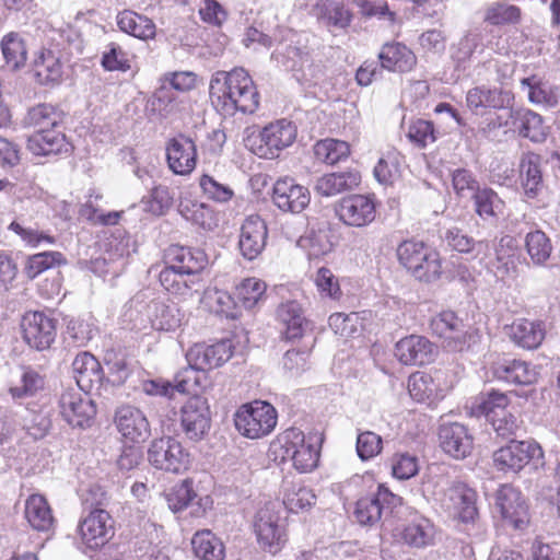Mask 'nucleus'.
<instances>
[{"mask_svg": "<svg viewBox=\"0 0 560 560\" xmlns=\"http://www.w3.org/2000/svg\"><path fill=\"white\" fill-rule=\"evenodd\" d=\"M382 447L383 442L378 434L372 431H364L358 434L357 453L362 460L375 457L381 453Z\"/></svg>", "mask_w": 560, "mask_h": 560, "instance_id": "nucleus-64", "label": "nucleus"}, {"mask_svg": "<svg viewBox=\"0 0 560 560\" xmlns=\"http://www.w3.org/2000/svg\"><path fill=\"white\" fill-rule=\"evenodd\" d=\"M424 256L425 257L418 262L412 276L419 281L428 283L434 282L440 279L442 275V259L440 253L428 245L424 250Z\"/></svg>", "mask_w": 560, "mask_h": 560, "instance_id": "nucleus-50", "label": "nucleus"}, {"mask_svg": "<svg viewBox=\"0 0 560 560\" xmlns=\"http://www.w3.org/2000/svg\"><path fill=\"white\" fill-rule=\"evenodd\" d=\"M508 336L521 348L536 349L546 336V327L541 320L517 318L508 327Z\"/></svg>", "mask_w": 560, "mask_h": 560, "instance_id": "nucleus-25", "label": "nucleus"}, {"mask_svg": "<svg viewBox=\"0 0 560 560\" xmlns=\"http://www.w3.org/2000/svg\"><path fill=\"white\" fill-rule=\"evenodd\" d=\"M313 491L301 485L284 488L283 505L289 512L299 513L308 510L315 503Z\"/></svg>", "mask_w": 560, "mask_h": 560, "instance_id": "nucleus-49", "label": "nucleus"}, {"mask_svg": "<svg viewBox=\"0 0 560 560\" xmlns=\"http://www.w3.org/2000/svg\"><path fill=\"white\" fill-rule=\"evenodd\" d=\"M34 72L43 85L58 84L62 80L63 67L60 58L49 49H42L34 59Z\"/></svg>", "mask_w": 560, "mask_h": 560, "instance_id": "nucleus-32", "label": "nucleus"}, {"mask_svg": "<svg viewBox=\"0 0 560 560\" xmlns=\"http://www.w3.org/2000/svg\"><path fill=\"white\" fill-rule=\"evenodd\" d=\"M104 360L108 372V382L116 386L122 385L131 372L126 358L115 352H107Z\"/></svg>", "mask_w": 560, "mask_h": 560, "instance_id": "nucleus-60", "label": "nucleus"}, {"mask_svg": "<svg viewBox=\"0 0 560 560\" xmlns=\"http://www.w3.org/2000/svg\"><path fill=\"white\" fill-rule=\"evenodd\" d=\"M427 244L415 240H408L400 243L396 254L401 266L412 276L418 262L423 259Z\"/></svg>", "mask_w": 560, "mask_h": 560, "instance_id": "nucleus-53", "label": "nucleus"}, {"mask_svg": "<svg viewBox=\"0 0 560 560\" xmlns=\"http://www.w3.org/2000/svg\"><path fill=\"white\" fill-rule=\"evenodd\" d=\"M24 515L31 527L37 532H49L54 527L52 511L42 494H32L26 499Z\"/></svg>", "mask_w": 560, "mask_h": 560, "instance_id": "nucleus-31", "label": "nucleus"}, {"mask_svg": "<svg viewBox=\"0 0 560 560\" xmlns=\"http://www.w3.org/2000/svg\"><path fill=\"white\" fill-rule=\"evenodd\" d=\"M268 230L265 221L258 215H249L241 228L238 247L243 257L248 260L257 258L266 247Z\"/></svg>", "mask_w": 560, "mask_h": 560, "instance_id": "nucleus-22", "label": "nucleus"}, {"mask_svg": "<svg viewBox=\"0 0 560 560\" xmlns=\"http://www.w3.org/2000/svg\"><path fill=\"white\" fill-rule=\"evenodd\" d=\"M525 249L535 266H545L552 253V243L545 232L534 230L525 235Z\"/></svg>", "mask_w": 560, "mask_h": 560, "instance_id": "nucleus-44", "label": "nucleus"}, {"mask_svg": "<svg viewBox=\"0 0 560 560\" xmlns=\"http://www.w3.org/2000/svg\"><path fill=\"white\" fill-rule=\"evenodd\" d=\"M515 130L533 142H542L548 135V127L545 126L542 117L532 110H517Z\"/></svg>", "mask_w": 560, "mask_h": 560, "instance_id": "nucleus-41", "label": "nucleus"}, {"mask_svg": "<svg viewBox=\"0 0 560 560\" xmlns=\"http://www.w3.org/2000/svg\"><path fill=\"white\" fill-rule=\"evenodd\" d=\"M148 460L156 469L180 474L188 469L190 455L180 442L174 438L164 436L151 442Z\"/></svg>", "mask_w": 560, "mask_h": 560, "instance_id": "nucleus-8", "label": "nucleus"}, {"mask_svg": "<svg viewBox=\"0 0 560 560\" xmlns=\"http://www.w3.org/2000/svg\"><path fill=\"white\" fill-rule=\"evenodd\" d=\"M436 354L435 346L425 337L410 335L395 346V355L406 365H423L432 362Z\"/></svg>", "mask_w": 560, "mask_h": 560, "instance_id": "nucleus-21", "label": "nucleus"}, {"mask_svg": "<svg viewBox=\"0 0 560 560\" xmlns=\"http://www.w3.org/2000/svg\"><path fill=\"white\" fill-rule=\"evenodd\" d=\"M66 262L60 252H43L31 256L25 266V273L30 279L36 278L43 271Z\"/></svg>", "mask_w": 560, "mask_h": 560, "instance_id": "nucleus-56", "label": "nucleus"}, {"mask_svg": "<svg viewBox=\"0 0 560 560\" xmlns=\"http://www.w3.org/2000/svg\"><path fill=\"white\" fill-rule=\"evenodd\" d=\"M194 555L199 560H224L225 548L211 530L197 532L191 539Z\"/></svg>", "mask_w": 560, "mask_h": 560, "instance_id": "nucleus-36", "label": "nucleus"}, {"mask_svg": "<svg viewBox=\"0 0 560 560\" xmlns=\"http://www.w3.org/2000/svg\"><path fill=\"white\" fill-rule=\"evenodd\" d=\"M477 410L485 415L487 420L491 417L501 416L503 412L512 409L510 398L506 394L492 390L478 399Z\"/></svg>", "mask_w": 560, "mask_h": 560, "instance_id": "nucleus-55", "label": "nucleus"}, {"mask_svg": "<svg viewBox=\"0 0 560 560\" xmlns=\"http://www.w3.org/2000/svg\"><path fill=\"white\" fill-rule=\"evenodd\" d=\"M145 314L152 328L163 331H172L182 324L183 316L174 303L161 300L151 301L145 307Z\"/></svg>", "mask_w": 560, "mask_h": 560, "instance_id": "nucleus-27", "label": "nucleus"}, {"mask_svg": "<svg viewBox=\"0 0 560 560\" xmlns=\"http://www.w3.org/2000/svg\"><path fill=\"white\" fill-rule=\"evenodd\" d=\"M143 390L148 395H161L172 397L174 392L180 393H190L194 392V385L191 384V377H187L185 374L184 377L178 380L175 385L170 382L162 380L149 381L143 384Z\"/></svg>", "mask_w": 560, "mask_h": 560, "instance_id": "nucleus-57", "label": "nucleus"}, {"mask_svg": "<svg viewBox=\"0 0 560 560\" xmlns=\"http://www.w3.org/2000/svg\"><path fill=\"white\" fill-rule=\"evenodd\" d=\"M266 289L260 279L247 278L236 287L235 295L245 308H253L264 299Z\"/></svg>", "mask_w": 560, "mask_h": 560, "instance_id": "nucleus-51", "label": "nucleus"}, {"mask_svg": "<svg viewBox=\"0 0 560 560\" xmlns=\"http://www.w3.org/2000/svg\"><path fill=\"white\" fill-rule=\"evenodd\" d=\"M350 154V145L348 142L327 138L319 140L314 145L315 158L326 164L334 165L346 160Z\"/></svg>", "mask_w": 560, "mask_h": 560, "instance_id": "nucleus-46", "label": "nucleus"}, {"mask_svg": "<svg viewBox=\"0 0 560 560\" xmlns=\"http://www.w3.org/2000/svg\"><path fill=\"white\" fill-rule=\"evenodd\" d=\"M495 504L503 524L517 530H524L530 522L529 508L524 495L510 485L502 486L497 492Z\"/></svg>", "mask_w": 560, "mask_h": 560, "instance_id": "nucleus-11", "label": "nucleus"}, {"mask_svg": "<svg viewBox=\"0 0 560 560\" xmlns=\"http://www.w3.org/2000/svg\"><path fill=\"white\" fill-rule=\"evenodd\" d=\"M179 213L188 221L199 225L205 230H213L218 225V219L210 206L192 201L182 200L179 203Z\"/></svg>", "mask_w": 560, "mask_h": 560, "instance_id": "nucleus-43", "label": "nucleus"}, {"mask_svg": "<svg viewBox=\"0 0 560 560\" xmlns=\"http://www.w3.org/2000/svg\"><path fill=\"white\" fill-rule=\"evenodd\" d=\"M165 150L168 167L174 174L188 175L195 170L197 149L192 139L177 135L166 142Z\"/></svg>", "mask_w": 560, "mask_h": 560, "instance_id": "nucleus-20", "label": "nucleus"}, {"mask_svg": "<svg viewBox=\"0 0 560 560\" xmlns=\"http://www.w3.org/2000/svg\"><path fill=\"white\" fill-rule=\"evenodd\" d=\"M541 159L535 153H526L522 156L520 175L525 194L534 198L542 186V174L540 168Z\"/></svg>", "mask_w": 560, "mask_h": 560, "instance_id": "nucleus-37", "label": "nucleus"}, {"mask_svg": "<svg viewBox=\"0 0 560 560\" xmlns=\"http://www.w3.org/2000/svg\"><path fill=\"white\" fill-rule=\"evenodd\" d=\"M83 542L91 549L104 546L113 535V521L102 509L92 511L80 524Z\"/></svg>", "mask_w": 560, "mask_h": 560, "instance_id": "nucleus-23", "label": "nucleus"}, {"mask_svg": "<svg viewBox=\"0 0 560 560\" xmlns=\"http://www.w3.org/2000/svg\"><path fill=\"white\" fill-rule=\"evenodd\" d=\"M59 415L71 427L89 425L96 413L93 401L77 389L65 390L58 400Z\"/></svg>", "mask_w": 560, "mask_h": 560, "instance_id": "nucleus-16", "label": "nucleus"}, {"mask_svg": "<svg viewBox=\"0 0 560 560\" xmlns=\"http://www.w3.org/2000/svg\"><path fill=\"white\" fill-rule=\"evenodd\" d=\"M522 85L528 89V98L532 103L553 107L558 103L556 89L547 81L533 75L521 81Z\"/></svg>", "mask_w": 560, "mask_h": 560, "instance_id": "nucleus-47", "label": "nucleus"}, {"mask_svg": "<svg viewBox=\"0 0 560 560\" xmlns=\"http://www.w3.org/2000/svg\"><path fill=\"white\" fill-rule=\"evenodd\" d=\"M521 20V9L505 2L489 5L485 13V22L491 25L515 24Z\"/></svg>", "mask_w": 560, "mask_h": 560, "instance_id": "nucleus-54", "label": "nucleus"}, {"mask_svg": "<svg viewBox=\"0 0 560 560\" xmlns=\"http://www.w3.org/2000/svg\"><path fill=\"white\" fill-rule=\"evenodd\" d=\"M77 384L80 387L92 386L101 383L103 378L102 368L96 358L90 352L79 353L72 362Z\"/></svg>", "mask_w": 560, "mask_h": 560, "instance_id": "nucleus-38", "label": "nucleus"}, {"mask_svg": "<svg viewBox=\"0 0 560 560\" xmlns=\"http://www.w3.org/2000/svg\"><path fill=\"white\" fill-rule=\"evenodd\" d=\"M27 149L35 155L60 154L70 151L66 136L55 128L36 131L27 140Z\"/></svg>", "mask_w": 560, "mask_h": 560, "instance_id": "nucleus-28", "label": "nucleus"}, {"mask_svg": "<svg viewBox=\"0 0 560 560\" xmlns=\"http://www.w3.org/2000/svg\"><path fill=\"white\" fill-rule=\"evenodd\" d=\"M497 378L516 385H530L537 382L538 371L536 366L522 360H504L493 366Z\"/></svg>", "mask_w": 560, "mask_h": 560, "instance_id": "nucleus-26", "label": "nucleus"}, {"mask_svg": "<svg viewBox=\"0 0 560 560\" xmlns=\"http://www.w3.org/2000/svg\"><path fill=\"white\" fill-rule=\"evenodd\" d=\"M431 326L439 336L448 340H456L458 336L455 334L459 331L462 322L453 312L447 311L434 317L431 322Z\"/></svg>", "mask_w": 560, "mask_h": 560, "instance_id": "nucleus-62", "label": "nucleus"}, {"mask_svg": "<svg viewBox=\"0 0 560 560\" xmlns=\"http://www.w3.org/2000/svg\"><path fill=\"white\" fill-rule=\"evenodd\" d=\"M199 185L203 194L217 202H226L234 196V191L229 185L220 183L208 174H203L200 177Z\"/></svg>", "mask_w": 560, "mask_h": 560, "instance_id": "nucleus-63", "label": "nucleus"}, {"mask_svg": "<svg viewBox=\"0 0 560 560\" xmlns=\"http://www.w3.org/2000/svg\"><path fill=\"white\" fill-rule=\"evenodd\" d=\"M1 50L5 63L12 70H19L25 66L28 49L25 40L15 33H10L2 38Z\"/></svg>", "mask_w": 560, "mask_h": 560, "instance_id": "nucleus-45", "label": "nucleus"}, {"mask_svg": "<svg viewBox=\"0 0 560 560\" xmlns=\"http://www.w3.org/2000/svg\"><path fill=\"white\" fill-rule=\"evenodd\" d=\"M435 529L425 517L415 518L401 532L402 540L409 546L422 548L433 542Z\"/></svg>", "mask_w": 560, "mask_h": 560, "instance_id": "nucleus-42", "label": "nucleus"}, {"mask_svg": "<svg viewBox=\"0 0 560 560\" xmlns=\"http://www.w3.org/2000/svg\"><path fill=\"white\" fill-rule=\"evenodd\" d=\"M401 505V498L394 494L383 485H380L376 493L358 500L354 509V517L361 525H374L383 514L390 513Z\"/></svg>", "mask_w": 560, "mask_h": 560, "instance_id": "nucleus-12", "label": "nucleus"}, {"mask_svg": "<svg viewBox=\"0 0 560 560\" xmlns=\"http://www.w3.org/2000/svg\"><path fill=\"white\" fill-rule=\"evenodd\" d=\"M233 342L230 339L218 341L213 345L196 343L186 353L190 366L185 371L187 377H191L194 388L198 385V371H206L221 366L233 354Z\"/></svg>", "mask_w": 560, "mask_h": 560, "instance_id": "nucleus-7", "label": "nucleus"}, {"mask_svg": "<svg viewBox=\"0 0 560 560\" xmlns=\"http://www.w3.org/2000/svg\"><path fill=\"white\" fill-rule=\"evenodd\" d=\"M544 452L535 441H511L493 453V463L499 470L518 472L529 463L542 465Z\"/></svg>", "mask_w": 560, "mask_h": 560, "instance_id": "nucleus-9", "label": "nucleus"}, {"mask_svg": "<svg viewBox=\"0 0 560 560\" xmlns=\"http://www.w3.org/2000/svg\"><path fill=\"white\" fill-rule=\"evenodd\" d=\"M317 16L328 27L347 28L352 20L350 11L335 0H320L317 3Z\"/></svg>", "mask_w": 560, "mask_h": 560, "instance_id": "nucleus-39", "label": "nucleus"}, {"mask_svg": "<svg viewBox=\"0 0 560 560\" xmlns=\"http://www.w3.org/2000/svg\"><path fill=\"white\" fill-rule=\"evenodd\" d=\"M311 201L308 189L292 177L279 178L272 188V202L282 212L300 213Z\"/></svg>", "mask_w": 560, "mask_h": 560, "instance_id": "nucleus-17", "label": "nucleus"}, {"mask_svg": "<svg viewBox=\"0 0 560 560\" xmlns=\"http://www.w3.org/2000/svg\"><path fill=\"white\" fill-rule=\"evenodd\" d=\"M433 495L450 515L464 522L472 521L477 514L476 493L460 481L441 480L436 485Z\"/></svg>", "mask_w": 560, "mask_h": 560, "instance_id": "nucleus-5", "label": "nucleus"}, {"mask_svg": "<svg viewBox=\"0 0 560 560\" xmlns=\"http://www.w3.org/2000/svg\"><path fill=\"white\" fill-rule=\"evenodd\" d=\"M361 175L355 171L329 173L317 178L314 190L323 197H331L359 186Z\"/></svg>", "mask_w": 560, "mask_h": 560, "instance_id": "nucleus-29", "label": "nucleus"}, {"mask_svg": "<svg viewBox=\"0 0 560 560\" xmlns=\"http://www.w3.org/2000/svg\"><path fill=\"white\" fill-rule=\"evenodd\" d=\"M180 423L185 435L200 441L209 431L211 417L207 398L194 395L182 407Z\"/></svg>", "mask_w": 560, "mask_h": 560, "instance_id": "nucleus-14", "label": "nucleus"}, {"mask_svg": "<svg viewBox=\"0 0 560 560\" xmlns=\"http://www.w3.org/2000/svg\"><path fill=\"white\" fill-rule=\"evenodd\" d=\"M164 264L159 281L171 294L188 299L202 289V272L208 265L203 250L172 245L165 253Z\"/></svg>", "mask_w": 560, "mask_h": 560, "instance_id": "nucleus-1", "label": "nucleus"}, {"mask_svg": "<svg viewBox=\"0 0 560 560\" xmlns=\"http://www.w3.org/2000/svg\"><path fill=\"white\" fill-rule=\"evenodd\" d=\"M382 68L389 71L408 72L417 62L415 54L400 43L385 44L380 54Z\"/></svg>", "mask_w": 560, "mask_h": 560, "instance_id": "nucleus-30", "label": "nucleus"}, {"mask_svg": "<svg viewBox=\"0 0 560 560\" xmlns=\"http://www.w3.org/2000/svg\"><path fill=\"white\" fill-rule=\"evenodd\" d=\"M94 326L83 318H71L67 322L66 335L77 347L85 346L94 336Z\"/></svg>", "mask_w": 560, "mask_h": 560, "instance_id": "nucleus-61", "label": "nucleus"}, {"mask_svg": "<svg viewBox=\"0 0 560 560\" xmlns=\"http://www.w3.org/2000/svg\"><path fill=\"white\" fill-rule=\"evenodd\" d=\"M115 424L127 442L143 443L151 435L150 423L145 415L133 406L119 407L115 413Z\"/></svg>", "mask_w": 560, "mask_h": 560, "instance_id": "nucleus-19", "label": "nucleus"}, {"mask_svg": "<svg viewBox=\"0 0 560 560\" xmlns=\"http://www.w3.org/2000/svg\"><path fill=\"white\" fill-rule=\"evenodd\" d=\"M253 526L259 546L269 553H278L285 545V524L278 502L270 501L260 506Z\"/></svg>", "mask_w": 560, "mask_h": 560, "instance_id": "nucleus-4", "label": "nucleus"}, {"mask_svg": "<svg viewBox=\"0 0 560 560\" xmlns=\"http://www.w3.org/2000/svg\"><path fill=\"white\" fill-rule=\"evenodd\" d=\"M195 497L196 493L192 489V482L184 480L180 483L175 485L166 493V502L173 512H179L186 509Z\"/></svg>", "mask_w": 560, "mask_h": 560, "instance_id": "nucleus-59", "label": "nucleus"}, {"mask_svg": "<svg viewBox=\"0 0 560 560\" xmlns=\"http://www.w3.org/2000/svg\"><path fill=\"white\" fill-rule=\"evenodd\" d=\"M296 138L295 125L287 119H278L265 126L259 133L260 143L254 152L260 158L273 159L290 147Z\"/></svg>", "mask_w": 560, "mask_h": 560, "instance_id": "nucleus-13", "label": "nucleus"}, {"mask_svg": "<svg viewBox=\"0 0 560 560\" xmlns=\"http://www.w3.org/2000/svg\"><path fill=\"white\" fill-rule=\"evenodd\" d=\"M277 411L272 405L261 400L243 405L235 413L237 431L248 439L268 435L277 424Z\"/></svg>", "mask_w": 560, "mask_h": 560, "instance_id": "nucleus-6", "label": "nucleus"}, {"mask_svg": "<svg viewBox=\"0 0 560 560\" xmlns=\"http://www.w3.org/2000/svg\"><path fill=\"white\" fill-rule=\"evenodd\" d=\"M45 382L42 375L32 369H23L19 380L11 383L9 394L15 401L34 397L44 388Z\"/></svg>", "mask_w": 560, "mask_h": 560, "instance_id": "nucleus-40", "label": "nucleus"}, {"mask_svg": "<svg viewBox=\"0 0 560 560\" xmlns=\"http://www.w3.org/2000/svg\"><path fill=\"white\" fill-rule=\"evenodd\" d=\"M408 392L412 399L422 402L439 397V385L432 375L416 372L408 380Z\"/></svg>", "mask_w": 560, "mask_h": 560, "instance_id": "nucleus-48", "label": "nucleus"}, {"mask_svg": "<svg viewBox=\"0 0 560 560\" xmlns=\"http://www.w3.org/2000/svg\"><path fill=\"white\" fill-rule=\"evenodd\" d=\"M476 213L483 220L494 218L502 210V200L490 188H479L471 196Z\"/></svg>", "mask_w": 560, "mask_h": 560, "instance_id": "nucleus-52", "label": "nucleus"}, {"mask_svg": "<svg viewBox=\"0 0 560 560\" xmlns=\"http://www.w3.org/2000/svg\"><path fill=\"white\" fill-rule=\"evenodd\" d=\"M494 259L491 268L494 276L505 282H514L520 276L521 255L514 237L503 235L494 246Z\"/></svg>", "mask_w": 560, "mask_h": 560, "instance_id": "nucleus-18", "label": "nucleus"}, {"mask_svg": "<svg viewBox=\"0 0 560 560\" xmlns=\"http://www.w3.org/2000/svg\"><path fill=\"white\" fill-rule=\"evenodd\" d=\"M209 96L214 108L224 116L254 114L260 102L258 90L243 68L215 72L209 84Z\"/></svg>", "mask_w": 560, "mask_h": 560, "instance_id": "nucleus-2", "label": "nucleus"}, {"mask_svg": "<svg viewBox=\"0 0 560 560\" xmlns=\"http://www.w3.org/2000/svg\"><path fill=\"white\" fill-rule=\"evenodd\" d=\"M314 283L322 298H328L332 301H339L342 291L338 278L328 268H319L314 276Z\"/></svg>", "mask_w": 560, "mask_h": 560, "instance_id": "nucleus-58", "label": "nucleus"}, {"mask_svg": "<svg viewBox=\"0 0 560 560\" xmlns=\"http://www.w3.org/2000/svg\"><path fill=\"white\" fill-rule=\"evenodd\" d=\"M270 454L275 460L291 462L302 474L311 472L319 460L317 440L296 429L290 428L280 433L270 445Z\"/></svg>", "mask_w": 560, "mask_h": 560, "instance_id": "nucleus-3", "label": "nucleus"}, {"mask_svg": "<svg viewBox=\"0 0 560 560\" xmlns=\"http://www.w3.org/2000/svg\"><path fill=\"white\" fill-rule=\"evenodd\" d=\"M117 25L124 33L132 35L139 39L148 40L155 37L156 26L154 22L145 15L131 10H124L117 15Z\"/></svg>", "mask_w": 560, "mask_h": 560, "instance_id": "nucleus-33", "label": "nucleus"}, {"mask_svg": "<svg viewBox=\"0 0 560 560\" xmlns=\"http://www.w3.org/2000/svg\"><path fill=\"white\" fill-rule=\"evenodd\" d=\"M24 341L36 350L48 349L56 338V322L43 312H28L21 320Z\"/></svg>", "mask_w": 560, "mask_h": 560, "instance_id": "nucleus-15", "label": "nucleus"}, {"mask_svg": "<svg viewBox=\"0 0 560 560\" xmlns=\"http://www.w3.org/2000/svg\"><path fill=\"white\" fill-rule=\"evenodd\" d=\"M376 206L373 196L353 194L336 201L334 212L346 226L362 229L369 226L375 220Z\"/></svg>", "mask_w": 560, "mask_h": 560, "instance_id": "nucleus-10", "label": "nucleus"}, {"mask_svg": "<svg viewBox=\"0 0 560 560\" xmlns=\"http://www.w3.org/2000/svg\"><path fill=\"white\" fill-rule=\"evenodd\" d=\"M63 121V113L51 104H38L31 107L25 117L24 125L43 131L57 128Z\"/></svg>", "mask_w": 560, "mask_h": 560, "instance_id": "nucleus-35", "label": "nucleus"}, {"mask_svg": "<svg viewBox=\"0 0 560 560\" xmlns=\"http://www.w3.org/2000/svg\"><path fill=\"white\" fill-rule=\"evenodd\" d=\"M278 317L285 326V338L293 340L301 338L307 328V322L303 315V310L296 301H288L278 307Z\"/></svg>", "mask_w": 560, "mask_h": 560, "instance_id": "nucleus-34", "label": "nucleus"}, {"mask_svg": "<svg viewBox=\"0 0 560 560\" xmlns=\"http://www.w3.org/2000/svg\"><path fill=\"white\" fill-rule=\"evenodd\" d=\"M439 438L443 451L456 459L465 458L472 450V436L464 424L457 422L442 424Z\"/></svg>", "mask_w": 560, "mask_h": 560, "instance_id": "nucleus-24", "label": "nucleus"}]
</instances>
